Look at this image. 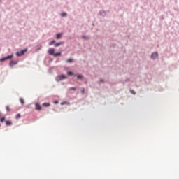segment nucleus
<instances>
[{"mask_svg": "<svg viewBox=\"0 0 179 179\" xmlns=\"http://www.w3.org/2000/svg\"><path fill=\"white\" fill-rule=\"evenodd\" d=\"M59 101H54V104H58Z\"/></svg>", "mask_w": 179, "mask_h": 179, "instance_id": "obj_31", "label": "nucleus"}, {"mask_svg": "<svg viewBox=\"0 0 179 179\" xmlns=\"http://www.w3.org/2000/svg\"><path fill=\"white\" fill-rule=\"evenodd\" d=\"M4 121H6V120H5V117H1L0 118V122H3Z\"/></svg>", "mask_w": 179, "mask_h": 179, "instance_id": "obj_22", "label": "nucleus"}, {"mask_svg": "<svg viewBox=\"0 0 179 179\" xmlns=\"http://www.w3.org/2000/svg\"><path fill=\"white\" fill-rule=\"evenodd\" d=\"M81 94H85V88H82L80 91Z\"/></svg>", "mask_w": 179, "mask_h": 179, "instance_id": "obj_26", "label": "nucleus"}, {"mask_svg": "<svg viewBox=\"0 0 179 179\" xmlns=\"http://www.w3.org/2000/svg\"><path fill=\"white\" fill-rule=\"evenodd\" d=\"M0 127H1V124H0Z\"/></svg>", "mask_w": 179, "mask_h": 179, "instance_id": "obj_34", "label": "nucleus"}, {"mask_svg": "<svg viewBox=\"0 0 179 179\" xmlns=\"http://www.w3.org/2000/svg\"><path fill=\"white\" fill-rule=\"evenodd\" d=\"M130 93L131 94H136V92L134 90H130Z\"/></svg>", "mask_w": 179, "mask_h": 179, "instance_id": "obj_23", "label": "nucleus"}, {"mask_svg": "<svg viewBox=\"0 0 179 179\" xmlns=\"http://www.w3.org/2000/svg\"><path fill=\"white\" fill-rule=\"evenodd\" d=\"M99 83H104V80L103 78H101L99 80Z\"/></svg>", "mask_w": 179, "mask_h": 179, "instance_id": "obj_28", "label": "nucleus"}, {"mask_svg": "<svg viewBox=\"0 0 179 179\" xmlns=\"http://www.w3.org/2000/svg\"><path fill=\"white\" fill-rule=\"evenodd\" d=\"M49 61H50V62H52V61H53V59H52V58H50V59H49Z\"/></svg>", "mask_w": 179, "mask_h": 179, "instance_id": "obj_32", "label": "nucleus"}, {"mask_svg": "<svg viewBox=\"0 0 179 179\" xmlns=\"http://www.w3.org/2000/svg\"><path fill=\"white\" fill-rule=\"evenodd\" d=\"M48 52L49 55H54V54L55 53V48H50L48 50Z\"/></svg>", "mask_w": 179, "mask_h": 179, "instance_id": "obj_7", "label": "nucleus"}, {"mask_svg": "<svg viewBox=\"0 0 179 179\" xmlns=\"http://www.w3.org/2000/svg\"><path fill=\"white\" fill-rule=\"evenodd\" d=\"M6 111H7L8 113H9V111H10V108H9V106H7L6 107Z\"/></svg>", "mask_w": 179, "mask_h": 179, "instance_id": "obj_25", "label": "nucleus"}, {"mask_svg": "<svg viewBox=\"0 0 179 179\" xmlns=\"http://www.w3.org/2000/svg\"><path fill=\"white\" fill-rule=\"evenodd\" d=\"M60 16H62V17H65V16H68V14L65 12H63L60 14Z\"/></svg>", "mask_w": 179, "mask_h": 179, "instance_id": "obj_18", "label": "nucleus"}, {"mask_svg": "<svg viewBox=\"0 0 179 179\" xmlns=\"http://www.w3.org/2000/svg\"><path fill=\"white\" fill-rule=\"evenodd\" d=\"M13 58V54L8 55L0 59V62H5V61H8V59H12Z\"/></svg>", "mask_w": 179, "mask_h": 179, "instance_id": "obj_3", "label": "nucleus"}, {"mask_svg": "<svg viewBox=\"0 0 179 179\" xmlns=\"http://www.w3.org/2000/svg\"><path fill=\"white\" fill-rule=\"evenodd\" d=\"M61 37H62V33H57V34H56V38H57V40H59V38H61Z\"/></svg>", "mask_w": 179, "mask_h": 179, "instance_id": "obj_14", "label": "nucleus"}, {"mask_svg": "<svg viewBox=\"0 0 179 179\" xmlns=\"http://www.w3.org/2000/svg\"><path fill=\"white\" fill-rule=\"evenodd\" d=\"M35 110H36V111H41V110H43V107H41V105H40V103H36Z\"/></svg>", "mask_w": 179, "mask_h": 179, "instance_id": "obj_6", "label": "nucleus"}, {"mask_svg": "<svg viewBox=\"0 0 179 179\" xmlns=\"http://www.w3.org/2000/svg\"><path fill=\"white\" fill-rule=\"evenodd\" d=\"M81 38H83V40H89V36L83 35V36H81Z\"/></svg>", "mask_w": 179, "mask_h": 179, "instance_id": "obj_19", "label": "nucleus"}, {"mask_svg": "<svg viewBox=\"0 0 179 179\" xmlns=\"http://www.w3.org/2000/svg\"><path fill=\"white\" fill-rule=\"evenodd\" d=\"M42 45L41 44H38L36 46V51H40V50H41L42 48Z\"/></svg>", "mask_w": 179, "mask_h": 179, "instance_id": "obj_13", "label": "nucleus"}, {"mask_svg": "<svg viewBox=\"0 0 179 179\" xmlns=\"http://www.w3.org/2000/svg\"><path fill=\"white\" fill-rule=\"evenodd\" d=\"M27 108H29V105L27 106Z\"/></svg>", "mask_w": 179, "mask_h": 179, "instance_id": "obj_33", "label": "nucleus"}, {"mask_svg": "<svg viewBox=\"0 0 179 179\" xmlns=\"http://www.w3.org/2000/svg\"><path fill=\"white\" fill-rule=\"evenodd\" d=\"M20 101L21 104H24V100H23L22 98H20Z\"/></svg>", "mask_w": 179, "mask_h": 179, "instance_id": "obj_24", "label": "nucleus"}, {"mask_svg": "<svg viewBox=\"0 0 179 179\" xmlns=\"http://www.w3.org/2000/svg\"><path fill=\"white\" fill-rule=\"evenodd\" d=\"M42 106H43V107H50V106H51V104H50V103H48V102H45V103H43L42 104Z\"/></svg>", "mask_w": 179, "mask_h": 179, "instance_id": "obj_16", "label": "nucleus"}, {"mask_svg": "<svg viewBox=\"0 0 179 179\" xmlns=\"http://www.w3.org/2000/svg\"><path fill=\"white\" fill-rule=\"evenodd\" d=\"M127 82H129V78H127L126 80H124V83H127Z\"/></svg>", "mask_w": 179, "mask_h": 179, "instance_id": "obj_30", "label": "nucleus"}, {"mask_svg": "<svg viewBox=\"0 0 179 179\" xmlns=\"http://www.w3.org/2000/svg\"><path fill=\"white\" fill-rule=\"evenodd\" d=\"M22 117V115L20 113H17L15 116L16 120H19V118Z\"/></svg>", "mask_w": 179, "mask_h": 179, "instance_id": "obj_20", "label": "nucleus"}, {"mask_svg": "<svg viewBox=\"0 0 179 179\" xmlns=\"http://www.w3.org/2000/svg\"><path fill=\"white\" fill-rule=\"evenodd\" d=\"M27 51V48H24L23 50L16 52L15 55H17V57H22V55H24V54H26Z\"/></svg>", "mask_w": 179, "mask_h": 179, "instance_id": "obj_2", "label": "nucleus"}, {"mask_svg": "<svg viewBox=\"0 0 179 179\" xmlns=\"http://www.w3.org/2000/svg\"><path fill=\"white\" fill-rule=\"evenodd\" d=\"M62 44H64V42L55 43V47H59L60 45H62Z\"/></svg>", "mask_w": 179, "mask_h": 179, "instance_id": "obj_12", "label": "nucleus"}, {"mask_svg": "<svg viewBox=\"0 0 179 179\" xmlns=\"http://www.w3.org/2000/svg\"><path fill=\"white\" fill-rule=\"evenodd\" d=\"M6 127H10L12 125V121L10 120H5Z\"/></svg>", "mask_w": 179, "mask_h": 179, "instance_id": "obj_10", "label": "nucleus"}, {"mask_svg": "<svg viewBox=\"0 0 179 179\" xmlns=\"http://www.w3.org/2000/svg\"><path fill=\"white\" fill-rule=\"evenodd\" d=\"M68 76H76V74L75 73H73V71H68L66 72Z\"/></svg>", "mask_w": 179, "mask_h": 179, "instance_id": "obj_9", "label": "nucleus"}, {"mask_svg": "<svg viewBox=\"0 0 179 179\" xmlns=\"http://www.w3.org/2000/svg\"><path fill=\"white\" fill-rule=\"evenodd\" d=\"M99 15H100V16H103V17H104L106 16V11L100 10L99 11Z\"/></svg>", "mask_w": 179, "mask_h": 179, "instance_id": "obj_11", "label": "nucleus"}, {"mask_svg": "<svg viewBox=\"0 0 179 179\" xmlns=\"http://www.w3.org/2000/svg\"><path fill=\"white\" fill-rule=\"evenodd\" d=\"M65 104H68V102H66V101H63V102L61 103V106H64V105H65Z\"/></svg>", "mask_w": 179, "mask_h": 179, "instance_id": "obj_27", "label": "nucleus"}, {"mask_svg": "<svg viewBox=\"0 0 179 179\" xmlns=\"http://www.w3.org/2000/svg\"><path fill=\"white\" fill-rule=\"evenodd\" d=\"M62 53L61 52H55V54L53 55V57H61Z\"/></svg>", "mask_w": 179, "mask_h": 179, "instance_id": "obj_15", "label": "nucleus"}, {"mask_svg": "<svg viewBox=\"0 0 179 179\" xmlns=\"http://www.w3.org/2000/svg\"><path fill=\"white\" fill-rule=\"evenodd\" d=\"M17 62H19V61H14V60L10 61L8 64L9 67L12 68L13 66H14V65H17Z\"/></svg>", "mask_w": 179, "mask_h": 179, "instance_id": "obj_5", "label": "nucleus"}, {"mask_svg": "<svg viewBox=\"0 0 179 179\" xmlns=\"http://www.w3.org/2000/svg\"><path fill=\"white\" fill-rule=\"evenodd\" d=\"M73 59H71V58H69V59H67L66 60V62H68L69 64H72V62H73Z\"/></svg>", "mask_w": 179, "mask_h": 179, "instance_id": "obj_17", "label": "nucleus"}, {"mask_svg": "<svg viewBox=\"0 0 179 179\" xmlns=\"http://www.w3.org/2000/svg\"><path fill=\"white\" fill-rule=\"evenodd\" d=\"M53 44H55V40H52L50 42H49V45H52Z\"/></svg>", "mask_w": 179, "mask_h": 179, "instance_id": "obj_21", "label": "nucleus"}, {"mask_svg": "<svg viewBox=\"0 0 179 179\" xmlns=\"http://www.w3.org/2000/svg\"><path fill=\"white\" fill-rule=\"evenodd\" d=\"M64 79H68V77L64 74H61L55 77L56 82H61V80H64Z\"/></svg>", "mask_w": 179, "mask_h": 179, "instance_id": "obj_1", "label": "nucleus"}, {"mask_svg": "<svg viewBox=\"0 0 179 179\" xmlns=\"http://www.w3.org/2000/svg\"><path fill=\"white\" fill-rule=\"evenodd\" d=\"M78 80H83V75L82 74H76Z\"/></svg>", "mask_w": 179, "mask_h": 179, "instance_id": "obj_8", "label": "nucleus"}, {"mask_svg": "<svg viewBox=\"0 0 179 179\" xmlns=\"http://www.w3.org/2000/svg\"><path fill=\"white\" fill-rule=\"evenodd\" d=\"M151 59L155 60L157 59V58H159V52H153L151 55L150 57Z\"/></svg>", "mask_w": 179, "mask_h": 179, "instance_id": "obj_4", "label": "nucleus"}, {"mask_svg": "<svg viewBox=\"0 0 179 179\" xmlns=\"http://www.w3.org/2000/svg\"><path fill=\"white\" fill-rule=\"evenodd\" d=\"M69 89H70V90H76V87H71Z\"/></svg>", "mask_w": 179, "mask_h": 179, "instance_id": "obj_29", "label": "nucleus"}]
</instances>
